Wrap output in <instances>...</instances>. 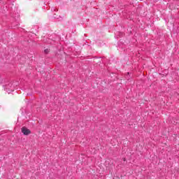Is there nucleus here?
<instances>
[{
    "label": "nucleus",
    "instance_id": "f257e3e1",
    "mask_svg": "<svg viewBox=\"0 0 179 179\" xmlns=\"http://www.w3.org/2000/svg\"><path fill=\"white\" fill-rule=\"evenodd\" d=\"M17 85H19V83H15L10 80H6L5 85H3V87H4L5 92L8 93V94H10V93L15 90V88L16 86H17Z\"/></svg>",
    "mask_w": 179,
    "mask_h": 179
},
{
    "label": "nucleus",
    "instance_id": "f03ea898",
    "mask_svg": "<svg viewBox=\"0 0 179 179\" xmlns=\"http://www.w3.org/2000/svg\"><path fill=\"white\" fill-rule=\"evenodd\" d=\"M21 131L23 133V134L25 136L30 135V134H31V131H30V129H27V127H23L21 129Z\"/></svg>",
    "mask_w": 179,
    "mask_h": 179
},
{
    "label": "nucleus",
    "instance_id": "7ed1b4c3",
    "mask_svg": "<svg viewBox=\"0 0 179 179\" xmlns=\"http://www.w3.org/2000/svg\"><path fill=\"white\" fill-rule=\"evenodd\" d=\"M44 52H45V54H48V53L50 52V50L45 49V50H44Z\"/></svg>",
    "mask_w": 179,
    "mask_h": 179
},
{
    "label": "nucleus",
    "instance_id": "20e7f679",
    "mask_svg": "<svg viewBox=\"0 0 179 179\" xmlns=\"http://www.w3.org/2000/svg\"><path fill=\"white\" fill-rule=\"evenodd\" d=\"M119 34H120V36H122V35H124V33L120 32Z\"/></svg>",
    "mask_w": 179,
    "mask_h": 179
},
{
    "label": "nucleus",
    "instance_id": "39448f33",
    "mask_svg": "<svg viewBox=\"0 0 179 179\" xmlns=\"http://www.w3.org/2000/svg\"><path fill=\"white\" fill-rule=\"evenodd\" d=\"M17 19H19V15H17Z\"/></svg>",
    "mask_w": 179,
    "mask_h": 179
},
{
    "label": "nucleus",
    "instance_id": "423d86ee",
    "mask_svg": "<svg viewBox=\"0 0 179 179\" xmlns=\"http://www.w3.org/2000/svg\"><path fill=\"white\" fill-rule=\"evenodd\" d=\"M124 162H125V158L123 159Z\"/></svg>",
    "mask_w": 179,
    "mask_h": 179
},
{
    "label": "nucleus",
    "instance_id": "0eeeda50",
    "mask_svg": "<svg viewBox=\"0 0 179 179\" xmlns=\"http://www.w3.org/2000/svg\"><path fill=\"white\" fill-rule=\"evenodd\" d=\"M0 108H1V106H0Z\"/></svg>",
    "mask_w": 179,
    "mask_h": 179
}]
</instances>
